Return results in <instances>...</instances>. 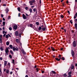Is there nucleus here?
<instances>
[{"mask_svg":"<svg viewBox=\"0 0 77 77\" xmlns=\"http://www.w3.org/2000/svg\"><path fill=\"white\" fill-rule=\"evenodd\" d=\"M11 48V49H12L13 48V46L12 45H10L9 46Z\"/></svg>","mask_w":77,"mask_h":77,"instance_id":"nucleus-26","label":"nucleus"},{"mask_svg":"<svg viewBox=\"0 0 77 77\" xmlns=\"http://www.w3.org/2000/svg\"><path fill=\"white\" fill-rule=\"evenodd\" d=\"M75 28L76 29H77V23L75 24Z\"/></svg>","mask_w":77,"mask_h":77,"instance_id":"nucleus-17","label":"nucleus"},{"mask_svg":"<svg viewBox=\"0 0 77 77\" xmlns=\"http://www.w3.org/2000/svg\"><path fill=\"white\" fill-rule=\"evenodd\" d=\"M71 53L72 57H74V52L73 50H71Z\"/></svg>","mask_w":77,"mask_h":77,"instance_id":"nucleus-4","label":"nucleus"},{"mask_svg":"<svg viewBox=\"0 0 77 77\" xmlns=\"http://www.w3.org/2000/svg\"><path fill=\"white\" fill-rule=\"evenodd\" d=\"M0 59L1 60H3V58H2V57H0Z\"/></svg>","mask_w":77,"mask_h":77,"instance_id":"nucleus-49","label":"nucleus"},{"mask_svg":"<svg viewBox=\"0 0 77 77\" xmlns=\"http://www.w3.org/2000/svg\"><path fill=\"white\" fill-rule=\"evenodd\" d=\"M33 11H34V12H35V11H36V9H35V8L33 9Z\"/></svg>","mask_w":77,"mask_h":77,"instance_id":"nucleus-38","label":"nucleus"},{"mask_svg":"<svg viewBox=\"0 0 77 77\" xmlns=\"http://www.w3.org/2000/svg\"><path fill=\"white\" fill-rule=\"evenodd\" d=\"M44 71H42V73H44Z\"/></svg>","mask_w":77,"mask_h":77,"instance_id":"nucleus-62","label":"nucleus"},{"mask_svg":"<svg viewBox=\"0 0 77 77\" xmlns=\"http://www.w3.org/2000/svg\"><path fill=\"white\" fill-rule=\"evenodd\" d=\"M36 70H37V72H38V68H36Z\"/></svg>","mask_w":77,"mask_h":77,"instance_id":"nucleus-63","label":"nucleus"},{"mask_svg":"<svg viewBox=\"0 0 77 77\" xmlns=\"http://www.w3.org/2000/svg\"><path fill=\"white\" fill-rule=\"evenodd\" d=\"M51 48L52 49V51H55V49H54V48H53V47H51Z\"/></svg>","mask_w":77,"mask_h":77,"instance_id":"nucleus-19","label":"nucleus"},{"mask_svg":"<svg viewBox=\"0 0 77 77\" xmlns=\"http://www.w3.org/2000/svg\"><path fill=\"white\" fill-rule=\"evenodd\" d=\"M67 12H68V13L69 14H70V12H69V11H67Z\"/></svg>","mask_w":77,"mask_h":77,"instance_id":"nucleus-52","label":"nucleus"},{"mask_svg":"<svg viewBox=\"0 0 77 77\" xmlns=\"http://www.w3.org/2000/svg\"><path fill=\"white\" fill-rule=\"evenodd\" d=\"M52 73H53V74H56V73L54 71H52Z\"/></svg>","mask_w":77,"mask_h":77,"instance_id":"nucleus-29","label":"nucleus"},{"mask_svg":"<svg viewBox=\"0 0 77 77\" xmlns=\"http://www.w3.org/2000/svg\"><path fill=\"white\" fill-rule=\"evenodd\" d=\"M34 6H31V8H34Z\"/></svg>","mask_w":77,"mask_h":77,"instance_id":"nucleus-57","label":"nucleus"},{"mask_svg":"<svg viewBox=\"0 0 77 77\" xmlns=\"http://www.w3.org/2000/svg\"><path fill=\"white\" fill-rule=\"evenodd\" d=\"M5 33V31L4 30L3 31V34H4Z\"/></svg>","mask_w":77,"mask_h":77,"instance_id":"nucleus-46","label":"nucleus"},{"mask_svg":"<svg viewBox=\"0 0 77 77\" xmlns=\"http://www.w3.org/2000/svg\"><path fill=\"white\" fill-rule=\"evenodd\" d=\"M9 72V70L8 69H7L6 70V72L7 74H8Z\"/></svg>","mask_w":77,"mask_h":77,"instance_id":"nucleus-20","label":"nucleus"},{"mask_svg":"<svg viewBox=\"0 0 77 77\" xmlns=\"http://www.w3.org/2000/svg\"><path fill=\"white\" fill-rule=\"evenodd\" d=\"M9 57H10L11 59L12 58V55H9Z\"/></svg>","mask_w":77,"mask_h":77,"instance_id":"nucleus-37","label":"nucleus"},{"mask_svg":"<svg viewBox=\"0 0 77 77\" xmlns=\"http://www.w3.org/2000/svg\"><path fill=\"white\" fill-rule=\"evenodd\" d=\"M67 76V75H66L65 73L63 75V77H66Z\"/></svg>","mask_w":77,"mask_h":77,"instance_id":"nucleus-15","label":"nucleus"},{"mask_svg":"<svg viewBox=\"0 0 77 77\" xmlns=\"http://www.w3.org/2000/svg\"><path fill=\"white\" fill-rule=\"evenodd\" d=\"M29 11L30 12V14L32 13V10L31 8H30L29 10Z\"/></svg>","mask_w":77,"mask_h":77,"instance_id":"nucleus-18","label":"nucleus"},{"mask_svg":"<svg viewBox=\"0 0 77 77\" xmlns=\"http://www.w3.org/2000/svg\"><path fill=\"white\" fill-rule=\"evenodd\" d=\"M74 21L75 22H77V19H74Z\"/></svg>","mask_w":77,"mask_h":77,"instance_id":"nucleus-44","label":"nucleus"},{"mask_svg":"<svg viewBox=\"0 0 77 77\" xmlns=\"http://www.w3.org/2000/svg\"><path fill=\"white\" fill-rule=\"evenodd\" d=\"M3 21H5V19L4 18H3Z\"/></svg>","mask_w":77,"mask_h":77,"instance_id":"nucleus-56","label":"nucleus"},{"mask_svg":"<svg viewBox=\"0 0 77 77\" xmlns=\"http://www.w3.org/2000/svg\"><path fill=\"white\" fill-rule=\"evenodd\" d=\"M72 46L73 47H75L76 45V43L75 41H73L72 44Z\"/></svg>","mask_w":77,"mask_h":77,"instance_id":"nucleus-2","label":"nucleus"},{"mask_svg":"<svg viewBox=\"0 0 77 77\" xmlns=\"http://www.w3.org/2000/svg\"><path fill=\"white\" fill-rule=\"evenodd\" d=\"M17 25H15L14 26V29L16 30L17 29Z\"/></svg>","mask_w":77,"mask_h":77,"instance_id":"nucleus-9","label":"nucleus"},{"mask_svg":"<svg viewBox=\"0 0 77 77\" xmlns=\"http://www.w3.org/2000/svg\"><path fill=\"white\" fill-rule=\"evenodd\" d=\"M9 43H9V42H6V45H9Z\"/></svg>","mask_w":77,"mask_h":77,"instance_id":"nucleus-25","label":"nucleus"},{"mask_svg":"<svg viewBox=\"0 0 77 77\" xmlns=\"http://www.w3.org/2000/svg\"><path fill=\"white\" fill-rule=\"evenodd\" d=\"M20 13H19V14H18V16H19V17H20Z\"/></svg>","mask_w":77,"mask_h":77,"instance_id":"nucleus-58","label":"nucleus"},{"mask_svg":"<svg viewBox=\"0 0 77 77\" xmlns=\"http://www.w3.org/2000/svg\"><path fill=\"white\" fill-rule=\"evenodd\" d=\"M5 11H6V13H7L8 12V9H6L5 10Z\"/></svg>","mask_w":77,"mask_h":77,"instance_id":"nucleus-35","label":"nucleus"},{"mask_svg":"<svg viewBox=\"0 0 77 77\" xmlns=\"http://www.w3.org/2000/svg\"><path fill=\"white\" fill-rule=\"evenodd\" d=\"M2 35H0V43H2Z\"/></svg>","mask_w":77,"mask_h":77,"instance_id":"nucleus-10","label":"nucleus"},{"mask_svg":"<svg viewBox=\"0 0 77 77\" xmlns=\"http://www.w3.org/2000/svg\"><path fill=\"white\" fill-rule=\"evenodd\" d=\"M16 42L17 43H19L20 42V41L18 39H16Z\"/></svg>","mask_w":77,"mask_h":77,"instance_id":"nucleus-13","label":"nucleus"},{"mask_svg":"<svg viewBox=\"0 0 77 77\" xmlns=\"http://www.w3.org/2000/svg\"><path fill=\"white\" fill-rule=\"evenodd\" d=\"M5 35H6V34H4V35H3L4 38L5 37Z\"/></svg>","mask_w":77,"mask_h":77,"instance_id":"nucleus-55","label":"nucleus"},{"mask_svg":"<svg viewBox=\"0 0 77 77\" xmlns=\"http://www.w3.org/2000/svg\"><path fill=\"white\" fill-rule=\"evenodd\" d=\"M11 19V16H9L8 17V19Z\"/></svg>","mask_w":77,"mask_h":77,"instance_id":"nucleus-40","label":"nucleus"},{"mask_svg":"<svg viewBox=\"0 0 77 77\" xmlns=\"http://www.w3.org/2000/svg\"><path fill=\"white\" fill-rule=\"evenodd\" d=\"M23 17L24 19L26 20L27 19L26 16L24 14H23Z\"/></svg>","mask_w":77,"mask_h":77,"instance_id":"nucleus-7","label":"nucleus"},{"mask_svg":"<svg viewBox=\"0 0 77 77\" xmlns=\"http://www.w3.org/2000/svg\"><path fill=\"white\" fill-rule=\"evenodd\" d=\"M22 52L23 53V54H24L25 55L26 54V52H25V51H24V50H22Z\"/></svg>","mask_w":77,"mask_h":77,"instance_id":"nucleus-14","label":"nucleus"},{"mask_svg":"<svg viewBox=\"0 0 77 77\" xmlns=\"http://www.w3.org/2000/svg\"><path fill=\"white\" fill-rule=\"evenodd\" d=\"M13 51H18V48H17V47H13Z\"/></svg>","mask_w":77,"mask_h":77,"instance_id":"nucleus-3","label":"nucleus"},{"mask_svg":"<svg viewBox=\"0 0 77 77\" xmlns=\"http://www.w3.org/2000/svg\"><path fill=\"white\" fill-rule=\"evenodd\" d=\"M46 29V27H43L42 28V30L43 31H45Z\"/></svg>","mask_w":77,"mask_h":77,"instance_id":"nucleus-21","label":"nucleus"},{"mask_svg":"<svg viewBox=\"0 0 77 77\" xmlns=\"http://www.w3.org/2000/svg\"><path fill=\"white\" fill-rule=\"evenodd\" d=\"M2 29L3 30H5V29L4 27H3Z\"/></svg>","mask_w":77,"mask_h":77,"instance_id":"nucleus-61","label":"nucleus"},{"mask_svg":"<svg viewBox=\"0 0 77 77\" xmlns=\"http://www.w3.org/2000/svg\"><path fill=\"white\" fill-rule=\"evenodd\" d=\"M15 35L16 36H17L18 35V31H16L15 32Z\"/></svg>","mask_w":77,"mask_h":77,"instance_id":"nucleus-16","label":"nucleus"},{"mask_svg":"<svg viewBox=\"0 0 77 77\" xmlns=\"http://www.w3.org/2000/svg\"><path fill=\"white\" fill-rule=\"evenodd\" d=\"M17 10L19 11L20 12V7L18 8Z\"/></svg>","mask_w":77,"mask_h":77,"instance_id":"nucleus-23","label":"nucleus"},{"mask_svg":"<svg viewBox=\"0 0 77 77\" xmlns=\"http://www.w3.org/2000/svg\"><path fill=\"white\" fill-rule=\"evenodd\" d=\"M4 62V66H5L7 65L8 63V61H5Z\"/></svg>","mask_w":77,"mask_h":77,"instance_id":"nucleus-11","label":"nucleus"},{"mask_svg":"<svg viewBox=\"0 0 77 77\" xmlns=\"http://www.w3.org/2000/svg\"><path fill=\"white\" fill-rule=\"evenodd\" d=\"M29 26H30V27H31L32 28H34V27L33 26V24H29Z\"/></svg>","mask_w":77,"mask_h":77,"instance_id":"nucleus-12","label":"nucleus"},{"mask_svg":"<svg viewBox=\"0 0 77 77\" xmlns=\"http://www.w3.org/2000/svg\"><path fill=\"white\" fill-rule=\"evenodd\" d=\"M25 77H28V75H27Z\"/></svg>","mask_w":77,"mask_h":77,"instance_id":"nucleus-64","label":"nucleus"},{"mask_svg":"<svg viewBox=\"0 0 77 77\" xmlns=\"http://www.w3.org/2000/svg\"><path fill=\"white\" fill-rule=\"evenodd\" d=\"M72 76L71 75H69L68 77H71Z\"/></svg>","mask_w":77,"mask_h":77,"instance_id":"nucleus-54","label":"nucleus"},{"mask_svg":"<svg viewBox=\"0 0 77 77\" xmlns=\"http://www.w3.org/2000/svg\"><path fill=\"white\" fill-rule=\"evenodd\" d=\"M42 28V27L41 26H40L38 29L39 30H40Z\"/></svg>","mask_w":77,"mask_h":77,"instance_id":"nucleus-31","label":"nucleus"},{"mask_svg":"<svg viewBox=\"0 0 77 77\" xmlns=\"http://www.w3.org/2000/svg\"><path fill=\"white\" fill-rule=\"evenodd\" d=\"M5 37L6 38H8L9 36L8 35H6Z\"/></svg>","mask_w":77,"mask_h":77,"instance_id":"nucleus-33","label":"nucleus"},{"mask_svg":"<svg viewBox=\"0 0 77 77\" xmlns=\"http://www.w3.org/2000/svg\"><path fill=\"white\" fill-rule=\"evenodd\" d=\"M12 72H10V74L11 75V74H12Z\"/></svg>","mask_w":77,"mask_h":77,"instance_id":"nucleus-60","label":"nucleus"},{"mask_svg":"<svg viewBox=\"0 0 77 77\" xmlns=\"http://www.w3.org/2000/svg\"><path fill=\"white\" fill-rule=\"evenodd\" d=\"M3 5L4 6H5H5H6V4H4Z\"/></svg>","mask_w":77,"mask_h":77,"instance_id":"nucleus-47","label":"nucleus"},{"mask_svg":"<svg viewBox=\"0 0 77 77\" xmlns=\"http://www.w3.org/2000/svg\"><path fill=\"white\" fill-rule=\"evenodd\" d=\"M63 48H61L60 49L62 51L63 50Z\"/></svg>","mask_w":77,"mask_h":77,"instance_id":"nucleus-59","label":"nucleus"},{"mask_svg":"<svg viewBox=\"0 0 77 77\" xmlns=\"http://www.w3.org/2000/svg\"><path fill=\"white\" fill-rule=\"evenodd\" d=\"M72 73V72H69L68 73V75H71V74Z\"/></svg>","mask_w":77,"mask_h":77,"instance_id":"nucleus-24","label":"nucleus"},{"mask_svg":"<svg viewBox=\"0 0 77 77\" xmlns=\"http://www.w3.org/2000/svg\"><path fill=\"white\" fill-rule=\"evenodd\" d=\"M9 52V51L8 50V48H6V50H5V52L7 54V55H8V52Z\"/></svg>","mask_w":77,"mask_h":77,"instance_id":"nucleus-5","label":"nucleus"},{"mask_svg":"<svg viewBox=\"0 0 77 77\" xmlns=\"http://www.w3.org/2000/svg\"><path fill=\"white\" fill-rule=\"evenodd\" d=\"M9 29L10 30H12V27H9Z\"/></svg>","mask_w":77,"mask_h":77,"instance_id":"nucleus-41","label":"nucleus"},{"mask_svg":"<svg viewBox=\"0 0 77 77\" xmlns=\"http://www.w3.org/2000/svg\"><path fill=\"white\" fill-rule=\"evenodd\" d=\"M0 50H1V51H3L4 50L2 48H1Z\"/></svg>","mask_w":77,"mask_h":77,"instance_id":"nucleus-39","label":"nucleus"},{"mask_svg":"<svg viewBox=\"0 0 77 77\" xmlns=\"http://www.w3.org/2000/svg\"><path fill=\"white\" fill-rule=\"evenodd\" d=\"M75 16L76 17H77V13H76L75 14Z\"/></svg>","mask_w":77,"mask_h":77,"instance_id":"nucleus-53","label":"nucleus"},{"mask_svg":"<svg viewBox=\"0 0 77 77\" xmlns=\"http://www.w3.org/2000/svg\"><path fill=\"white\" fill-rule=\"evenodd\" d=\"M69 3L68 1L67 0L66 2V4H68Z\"/></svg>","mask_w":77,"mask_h":77,"instance_id":"nucleus-51","label":"nucleus"},{"mask_svg":"<svg viewBox=\"0 0 77 77\" xmlns=\"http://www.w3.org/2000/svg\"><path fill=\"white\" fill-rule=\"evenodd\" d=\"M61 59V57H59V58H55V60H57L58 61H60Z\"/></svg>","mask_w":77,"mask_h":77,"instance_id":"nucleus-8","label":"nucleus"},{"mask_svg":"<svg viewBox=\"0 0 77 77\" xmlns=\"http://www.w3.org/2000/svg\"><path fill=\"white\" fill-rule=\"evenodd\" d=\"M61 60H65V58L64 57H62V58H61Z\"/></svg>","mask_w":77,"mask_h":77,"instance_id":"nucleus-34","label":"nucleus"},{"mask_svg":"<svg viewBox=\"0 0 77 77\" xmlns=\"http://www.w3.org/2000/svg\"><path fill=\"white\" fill-rule=\"evenodd\" d=\"M13 64H14V60H12Z\"/></svg>","mask_w":77,"mask_h":77,"instance_id":"nucleus-43","label":"nucleus"},{"mask_svg":"<svg viewBox=\"0 0 77 77\" xmlns=\"http://www.w3.org/2000/svg\"><path fill=\"white\" fill-rule=\"evenodd\" d=\"M61 18H63L64 17V16L63 15H61L60 16Z\"/></svg>","mask_w":77,"mask_h":77,"instance_id":"nucleus-30","label":"nucleus"},{"mask_svg":"<svg viewBox=\"0 0 77 77\" xmlns=\"http://www.w3.org/2000/svg\"><path fill=\"white\" fill-rule=\"evenodd\" d=\"M1 17H2V18H3V15L2 14H1Z\"/></svg>","mask_w":77,"mask_h":77,"instance_id":"nucleus-50","label":"nucleus"},{"mask_svg":"<svg viewBox=\"0 0 77 77\" xmlns=\"http://www.w3.org/2000/svg\"><path fill=\"white\" fill-rule=\"evenodd\" d=\"M70 23L71 24H72L73 23H72V20H70Z\"/></svg>","mask_w":77,"mask_h":77,"instance_id":"nucleus-32","label":"nucleus"},{"mask_svg":"<svg viewBox=\"0 0 77 77\" xmlns=\"http://www.w3.org/2000/svg\"><path fill=\"white\" fill-rule=\"evenodd\" d=\"M76 16H74V19H75L76 18Z\"/></svg>","mask_w":77,"mask_h":77,"instance_id":"nucleus-48","label":"nucleus"},{"mask_svg":"<svg viewBox=\"0 0 77 77\" xmlns=\"http://www.w3.org/2000/svg\"><path fill=\"white\" fill-rule=\"evenodd\" d=\"M5 21H3V24L4 26H5Z\"/></svg>","mask_w":77,"mask_h":77,"instance_id":"nucleus-27","label":"nucleus"},{"mask_svg":"<svg viewBox=\"0 0 77 77\" xmlns=\"http://www.w3.org/2000/svg\"><path fill=\"white\" fill-rule=\"evenodd\" d=\"M35 0H33L32 1H29V3L30 4V5L32 6L33 5V3H35Z\"/></svg>","mask_w":77,"mask_h":77,"instance_id":"nucleus-1","label":"nucleus"},{"mask_svg":"<svg viewBox=\"0 0 77 77\" xmlns=\"http://www.w3.org/2000/svg\"><path fill=\"white\" fill-rule=\"evenodd\" d=\"M10 53L12 54H14V52H13L12 51H10Z\"/></svg>","mask_w":77,"mask_h":77,"instance_id":"nucleus-28","label":"nucleus"},{"mask_svg":"<svg viewBox=\"0 0 77 77\" xmlns=\"http://www.w3.org/2000/svg\"><path fill=\"white\" fill-rule=\"evenodd\" d=\"M6 69H5L4 68L3 69L4 71L5 72L6 71Z\"/></svg>","mask_w":77,"mask_h":77,"instance_id":"nucleus-45","label":"nucleus"},{"mask_svg":"<svg viewBox=\"0 0 77 77\" xmlns=\"http://www.w3.org/2000/svg\"><path fill=\"white\" fill-rule=\"evenodd\" d=\"M74 68V66L73 65H72V66H71V69H73Z\"/></svg>","mask_w":77,"mask_h":77,"instance_id":"nucleus-22","label":"nucleus"},{"mask_svg":"<svg viewBox=\"0 0 77 77\" xmlns=\"http://www.w3.org/2000/svg\"><path fill=\"white\" fill-rule=\"evenodd\" d=\"M25 9L26 10H27L28 9V7H26L25 8Z\"/></svg>","mask_w":77,"mask_h":77,"instance_id":"nucleus-42","label":"nucleus"},{"mask_svg":"<svg viewBox=\"0 0 77 77\" xmlns=\"http://www.w3.org/2000/svg\"><path fill=\"white\" fill-rule=\"evenodd\" d=\"M7 67L8 68H10L11 66V65L10 63H8L7 65Z\"/></svg>","mask_w":77,"mask_h":77,"instance_id":"nucleus-6","label":"nucleus"},{"mask_svg":"<svg viewBox=\"0 0 77 77\" xmlns=\"http://www.w3.org/2000/svg\"><path fill=\"white\" fill-rule=\"evenodd\" d=\"M36 25H39V23H38V22H36Z\"/></svg>","mask_w":77,"mask_h":77,"instance_id":"nucleus-36","label":"nucleus"}]
</instances>
